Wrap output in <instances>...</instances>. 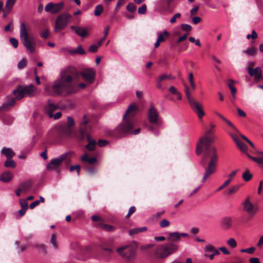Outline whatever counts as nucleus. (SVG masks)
<instances>
[{
	"label": "nucleus",
	"instance_id": "f257e3e1",
	"mask_svg": "<svg viewBox=\"0 0 263 263\" xmlns=\"http://www.w3.org/2000/svg\"><path fill=\"white\" fill-rule=\"evenodd\" d=\"M215 136L211 130H208L201 137L197 144L196 152L197 155L203 152L201 164L205 172L202 179V182L214 174L217 168L218 161V155L216 147L211 145L214 142Z\"/></svg>",
	"mask_w": 263,
	"mask_h": 263
},
{
	"label": "nucleus",
	"instance_id": "f03ea898",
	"mask_svg": "<svg viewBox=\"0 0 263 263\" xmlns=\"http://www.w3.org/2000/svg\"><path fill=\"white\" fill-rule=\"evenodd\" d=\"M80 78V73L77 69L73 67H69L63 70L60 74V78L55 80L51 87L47 86L45 90L55 95L65 93L70 95L76 93L79 88L84 89L86 85L84 83L78 84Z\"/></svg>",
	"mask_w": 263,
	"mask_h": 263
},
{
	"label": "nucleus",
	"instance_id": "7ed1b4c3",
	"mask_svg": "<svg viewBox=\"0 0 263 263\" xmlns=\"http://www.w3.org/2000/svg\"><path fill=\"white\" fill-rule=\"evenodd\" d=\"M138 111L139 107L136 104H131L123 116L122 122L112 131V136L116 138H120L127 134H138L140 132V128L134 130L136 122L134 117Z\"/></svg>",
	"mask_w": 263,
	"mask_h": 263
},
{
	"label": "nucleus",
	"instance_id": "20e7f679",
	"mask_svg": "<svg viewBox=\"0 0 263 263\" xmlns=\"http://www.w3.org/2000/svg\"><path fill=\"white\" fill-rule=\"evenodd\" d=\"M34 90V87L32 85L22 86H19L13 91V96H8L7 101L0 106V110H8L13 106L16 100L22 99L25 94L30 95Z\"/></svg>",
	"mask_w": 263,
	"mask_h": 263
},
{
	"label": "nucleus",
	"instance_id": "39448f33",
	"mask_svg": "<svg viewBox=\"0 0 263 263\" xmlns=\"http://www.w3.org/2000/svg\"><path fill=\"white\" fill-rule=\"evenodd\" d=\"M86 118V116L85 115L84 121L81 124L80 130L77 133L76 137L80 141L86 139L88 143L85 146L86 149L88 151H94L97 145V142L90 136L91 127L88 124Z\"/></svg>",
	"mask_w": 263,
	"mask_h": 263
},
{
	"label": "nucleus",
	"instance_id": "423d86ee",
	"mask_svg": "<svg viewBox=\"0 0 263 263\" xmlns=\"http://www.w3.org/2000/svg\"><path fill=\"white\" fill-rule=\"evenodd\" d=\"M137 243L135 241L122 245L117 249V252L120 256L127 261L135 259L137 255Z\"/></svg>",
	"mask_w": 263,
	"mask_h": 263
},
{
	"label": "nucleus",
	"instance_id": "0eeeda50",
	"mask_svg": "<svg viewBox=\"0 0 263 263\" xmlns=\"http://www.w3.org/2000/svg\"><path fill=\"white\" fill-rule=\"evenodd\" d=\"M178 249V246L173 242H168L158 246L155 251L154 255L158 259H164Z\"/></svg>",
	"mask_w": 263,
	"mask_h": 263
},
{
	"label": "nucleus",
	"instance_id": "6e6552de",
	"mask_svg": "<svg viewBox=\"0 0 263 263\" xmlns=\"http://www.w3.org/2000/svg\"><path fill=\"white\" fill-rule=\"evenodd\" d=\"M74 154L73 152L65 153L58 158L52 159L47 166L48 170H55L58 173L60 172V166L63 162H65L66 166H68L71 161V157Z\"/></svg>",
	"mask_w": 263,
	"mask_h": 263
},
{
	"label": "nucleus",
	"instance_id": "1a4fd4ad",
	"mask_svg": "<svg viewBox=\"0 0 263 263\" xmlns=\"http://www.w3.org/2000/svg\"><path fill=\"white\" fill-rule=\"evenodd\" d=\"M185 96L189 103L195 113H196L199 119L202 118L205 115L202 105L197 102L192 97L190 91V88L186 85H184Z\"/></svg>",
	"mask_w": 263,
	"mask_h": 263
},
{
	"label": "nucleus",
	"instance_id": "9d476101",
	"mask_svg": "<svg viewBox=\"0 0 263 263\" xmlns=\"http://www.w3.org/2000/svg\"><path fill=\"white\" fill-rule=\"evenodd\" d=\"M20 36L23 40V44L27 50L30 53H34L35 50L36 44L33 39H31L28 35L25 24L22 22L20 27Z\"/></svg>",
	"mask_w": 263,
	"mask_h": 263
},
{
	"label": "nucleus",
	"instance_id": "9b49d317",
	"mask_svg": "<svg viewBox=\"0 0 263 263\" xmlns=\"http://www.w3.org/2000/svg\"><path fill=\"white\" fill-rule=\"evenodd\" d=\"M71 18V15L68 13H64L59 15L55 22V26L54 28V32H59L61 30L64 29L67 25L70 19Z\"/></svg>",
	"mask_w": 263,
	"mask_h": 263
},
{
	"label": "nucleus",
	"instance_id": "f8f14e48",
	"mask_svg": "<svg viewBox=\"0 0 263 263\" xmlns=\"http://www.w3.org/2000/svg\"><path fill=\"white\" fill-rule=\"evenodd\" d=\"M147 117L150 123L159 125L160 119L157 110L153 105H151L147 110Z\"/></svg>",
	"mask_w": 263,
	"mask_h": 263
},
{
	"label": "nucleus",
	"instance_id": "ddd939ff",
	"mask_svg": "<svg viewBox=\"0 0 263 263\" xmlns=\"http://www.w3.org/2000/svg\"><path fill=\"white\" fill-rule=\"evenodd\" d=\"M63 6L64 3L63 2L57 4L50 3L45 6V10L46 12H50L52 14H54L62 10Z\"/></svg>",
	"mask_w": 263,
	"mask_h": 263
},
{
	"label": "nucleus",
	"instance_id": "4468645a",
	"mask_svg": "<svg viewBox=\"0 0 263 263\" xmlns=\"http://www.w3.org/2000/svg\"><path fill=\"white\" fill-rule=\"evenodd\" d=\"M81 76L84 80L88 83H93L95 80V73L90 69H86L80 73V76Z\"/></svg>",
	"mask_w": 263,
	"mask_h": 263
},
{
	"label": "nucleus",
	"instance_id": "2eb2a0df",
	"mask_svg": "<svg viewBox=\"0 0 263 263\" xmlns=\"http://www.w3.org/2000/svg\"><path fill=\"white\" fill-rule=\"evenodd\" d=\"M70 29L82 38H85L89 36L88 29L87 28L73 25L70 26Z\"/></svg>",
	"mask_w": 263,
	"mask_h": 263
},
{
	"label": "nucleus",
	"instance_id": "dca6fc26",
	"mask_svg": "<svg viewBox=\"0 0 263 263\" xmlns=\"http://www.w3.org/2000/svg\"><path fill=\"white\" fill-rule=\"evenodd\" d=\"M71 134V129L65 125L58 127V138L60 139L70 137Z\"/></svg>",
	"mask_w": 263,
	"mask_h": 263
},
{
	"label": "nucleus",
	"instance_id": "f3484780",
	"mask_svg": "<svg viewBox=\"0 0 263 263\" xmlns=\"http://www.w3.org/2000/svg\"><path fill=\"white\" fill-rule=\"evenodd\" d=\"M243 208L245 212L248 213L251 215L256 213V209L255 206L251 202L250 198H247L242 203Z\"/></svg>",
	"mask_w": 263,
	"mask_h": 263
},
{
	"label": "nucleus",
	"instance_id": "a211bd4d",
	"mask_svg": "<svg viewBox=\"0 0 263 263\" xmlns=\"http://www.w3.org/2000/svg\"><path fill=\"white\" fill-rule=\"evenodd\" d=\"M175 78L171 74L163 73L156 79V87L160 89H163L162 82L167 80H173Z\"/></svg>",
	"mask_w": 263,
	"mask_h": 263
},
{
	"label": "nucleus",
	"instance_id": "6ab92c4d",
	"mask_svg": "<svg viewBox=\"0 0 263 263\" xmlns=\"http://www.w3.org/2000/svg\"><path fill=\"white\" fill-rule=\"evenodd\" d=\"M262 69L260 67H257L254 69H249L248 73L251 77H254L255 80L257 82L259 81L262 79Z\"/></svg>",
	"mask_w": 263,
	"mask_h": 263
},
{
	"label": "nucleus",
	"instance_id": "aec40b11",
	"mask_svg": "<svg viewBox=\"0 0 263 263\" xmlns=\"http://www.w3.org/2000/svg\"><path fill=\"white\" fill-rule=\"evenodd\" d=\"M170 34L166 30H164L163 32L158 33V39L156 42L155 44V47L158 48L160 45L161 43H162L165 41V40L169 37Z\"/></svg>",
	"mask_w": 263,
	"mask_h": 263
},
{
	"label": "nucleus",
	"instance_id": "412c9836",
	"mask_svg": "<svg viewBox=\"0 0 263 263\" xmlns=\"http://www.w3.org/2000/svg\"><path fill=\"white\" fill-rule=\"evenodd\" d=\"M231 137L241 152H246L247 151V146L245 143L242 142L237 136L231 134Z\"/></svg>",
	"mask_w": 263,
	"mask_h": 263
},
{
	"label": "nucleus",
	"instance_id": "4be33fe9",
	"mask_svg": "<svg viewBox=\"0 0 263 263\" xmlns=\"http://www.w3.org/2000/svg\"><path fill=\"white\" fill-rule=\"evenodd\" d=\"M232 223L233 219L230 217H224L221 220V226L226 230L230 229L232 226Z\"/></svg>",
	"mask_w": 263,
	"mask_h": 263
},
{
	"label": "nucleus",
	"instance_id": "5701e85b",
	"mask_svg": "<svg viewBox=\"0 0 263 263\" xmlns=\"http://www.w3.org/2000/svg\"><path fill=\"white\" fill-rule=\"evenodd\" d=\"M180 233L177 232H171L168 234L167 240L169 242H173L175 243V242H178L180 240Z\"/></svg>",
	"mask_w": 263,
	"mask_h": 263
},
{
	"label": "nucleus",
	"instance_id": "b1692460",
	"mask_svg": "<svg viewBox=\"0 0 263 263\" xmlns=\"http://www.w3.org/2000/svg\"><path fill=\"white\" fill-rule=\"evenodd\" d=\"M58 108V106L52 103H49L45 108L46 113L48 115L50 118L53 117V112Z\"/></svg>",
	"mask_w": 263,
	"mask_h": 263
},
{
	"label": "nucleus",
	"instance_id": "393cba45",
	"mask_svg": "<svg viewBox=\"0 0 263 263\" xmlns=\"http://www.w3.org/2000/svg\"><path fill=\"white\" fill-rule=\"evenodd\" d=\"M81 160L83 162H87L89 164H93L97 162V159L96 157L89 158L87 154H84L81 158Z\"/></svg>",
	"mask_w": 263,
	"mask_h": 263
},
{
	"label": "nucleus",
	"instance_id": "a878e982",
	"mask_svg": "<svg viewBox=\"0 0 263 263\" xmlns=\"http://www.w3.org/2000/svg\"><path fill=\"white\" fill-rule=\"evenodd\" d=\"M13 175L9 172H5L0 175V180L4 182H8L12 179Z\"/></svg>",
	"mask_w": 263,
	"mask_h": 263
},
{
	"label": "nucleus",
	"instance_id": "bb28decb",
	"mask_svg": "<svg viewBox=\"0 0 263 263\" xmlns=\"http://www.w3.org/2000/svg\"><path fill=\"white\" fill-rule=\"evenodd\" d=\"M1 154L5 155L7 159H11L14 155V152L10 148L4 147L1 150Z\"/></svg>",
	"mask_w": 263,
	"mask_h": 263
},
{
	"label": "nucleus",
	"instance_id": "cd10ccee",
	"mask_svg": "<svg viewBox=\"0 0 263 263\" xmlns=\"http://www.w3.org/2000/svg\"><path fill=\"white\" fill-rule=\"evenodd\" d=\"M111 245L110 242L104 241L101 243L100 247L103 250L108 253H111L113 252V250L111 249Z\"/></svg>",
	"mask_w": 263,
	"mask_h": 263
},
{
	"label": "nucleus",
	"instance_id": "c85d7f7f",
	"mask_svg": "<svg viewBox=\"0 0 263 263\" xmlns=\"http://www.w3.org/2000/svg\"><path fill=\"white\" fill-rule=\"evenodd\" d=\"M146 230L147 228L146 227L134 228L129 230V234L130 235H134L139 233L144 232Z\"/></svg>",
	"mask_w": 263,
	"mask_h": 263
},
{
	"label": "nucleus",
	"instance_id": "c756f323",
	"mask_svg": "<svg viewBox=\"0 0 263 263\" xmlns=\"http://www.w3.org/2000/svg\"><path fill=\"white\" fill-rule=\"evenodd\" d=\"M242 52L246 54L248 56L254 57L257 54V50L256 48L253 47L243 50Z\"/></svg>",
	"mask_w": 263,
	"mask_h": 263
},
{
	"label": "nucleus",
	"instance_id": "7c9ffc66",
	"mask_svg": "<svg viewBox=\"0 0 263 263\" xmlns=\"http://www.w3.org/2000/svg\"><path fill=\"white\" fill-rule=\"evenodd\" d=\"M189 81L191 87H190L189 86H187L190 88V91L192 93V92L193 91H194L196 88V84L194 81L193 74L192 73H190L189 75Z\"/></svg>",
	"mask_w": 263,
	"mask_h": 263
},
{
	"label": "nucleus",
	"instance_id": "2f4dec72",
	"mask_svg": "<svg viewBox=\"0 0 263 263\" xmlns=\"http://www.w3.org/2000/svg\"><path fill=\"white\" fill-rule=\"evenodd\" d=\"M69 52L70 53H71L72 54H79L81 55H84L86 53L85 51L84 50V49L82 48V47L81 45L78 46L77 47V48H76V49L70 50L69 51Z\"/></svg>",
	"mask_w": 263,
	"mask_h": 263
},
{
	"label": "nucleus",
	"instance_id": "473e14b6",
	"mask_svg": "<svg viewBox=\"0 0 263 263\" xmlns=\"http://www.w3.org/2000/svg\"><path fill=\"white\" fill-rule=\"evenodd\" d=\"M235 81L232 80H229V83L228 84V87L230 88L231 93L234 98H235V95L237 91L235 87H234L233 84H234Z\"/></svg>",
	"mask_w": 263,
	"mask_h": 263
},
{
	"label": "nucleus",
	"instance_id": "72a5a7b5",
	"mask_svg": "<svg viewBox=\"0 0 263 263\" xmlns=\"http://www.w3.org/2000/svg\"><path fill=\"white\" fill-rule=\"evenodd\" d=\"M99 226L102 229L107 232H112L114 231L115 229V227L114 226L107 224L100 223Z\"/></svg>",
	"mask_w": 263,
	"mask_h": 263
},
{
	"label": "nucleus",
	"instance_id": "f704fd0d",
	"mask_svg": "<svg viewBox=\"0 0 263 263\" xmlns=\"http://www.w3.org/2000/svg\"><path fill=\"white\" fill-rule=\"evenodd\" d=\"M16 165L15 161L11 159H7L4 163V166L6 167L15 168Z\"/></svg>",
	"mask_w": 263,
	"mask_h": 263
},
{
	"label": "nucleus",
	"instance_id": "c9c22d12",
	"mask_svg": "<svg viewBox=\"0 0 263 263\" xmlns=\"http://www.w3.org/2000/svg\"><path fill=\"white\" fill-rule=\"evenodd\" d=\"M243 179L246 181H250L252 178V174L250 173L249 171H246L242 175Z\"/></svg>",
	"mask_w": 263,
	"mask_h": 263
},
{
	"label": "nucleus",
	"instance_id": "e433bc0d",
	"mask_svg": "<svg viewBox=\"0 0 263 263\" xmlns=\"http://www.w3.org/2000/svg\"><path fill=\"white\" fill-rule=\"evenodd\" d=\"M205 252H215V254H220L219 251L214 246L211 245H208L205 247Z\"/></svg>",
	"mask_w": 263,
	"mask_h": 263
},
{
	"label": "nucleus",
	"instance_id": "4c0bfd02",
	"mask_svg": "<svg viewBox=\"0 0 263 263\" xmlns=\"http://www.w3.org/2000/svg\"><path fill=\"white\" fill-rule=\"evenodd\" d=\"M15 1L16 0H7L5 5V9L8 11V12H9L11 10L13 6L15 3Z\"/></svg>",
	"mask_w": 263,
	"mask_h": 263
},
{
	"label": "nucleus",
	"instance_id": "58836bf2",
	"mask_svg": "<svg viewBox=\"0 0 263 263\" xmlns=\"http://www.w3.org/2000/svg\"><path fill=\"white\" fill-rule=\"evenodd\" d=\"M103 11V7L101 5H97L95 10L94 14L95 16H99Z\"/></svg>",
	"mask_w": 263,
	"mask_h": 263
},
{
	"label": "nucleus",
	"instance_id": "ea45409f",
	"mask_svg": "<svg viewBox=\"0 0 263 263\" xmlns=\"http://www.w3.org/2000/svg\"><path fill=\"white\" fill-rule=\"evenodd\" d=\"M247 156L254 162L260 164H263V157H252L249 154H247Z\"/></svg>",
	"mask_w": 263,
	"mask_h": 263
},
{
	"label": "nucleus",
	"instance_id": "a19ab883",
	"mask_svg": "<svg viewBox=\"0 0 263 263\" xmlns=\"http://www.w3.org/2000/svg\"><path fill=\"white\" fill-rule=\"evenodd\" d=\"M50 243L53 245V247L57 249L58 248V245L56 239L55 234H52L51 236Z\"/></svg>",
	"mask_w": 263,
	"mask_h": 263
},
{
	"label": "nucleus",
	"instance_id": "79ce46f5",
	"mask_svg": "<svg viewBox=\"0 0 263 263\" xmlns=\"http://www.w3.org/2000/svg\"><path fill=\"white\" fill-rule=\"evenodd\" d=\"M227 244L232 248H235L237 247V242L235 239L231 238L227 241Z\"/></svg>",
	"mask_w": 263,
	"mask_h": 263
},
{
	"label": "nucleus",
	"instance_id": "37998d69",
	"mask_svg": "<svg viewBox=\"0 0 263 263\" xmlns=\"http://www.w3.org/2000/svg\"><path fill=\"white\" fill-rule=\"evenodd\" d=\"M126 9L128 11L133 13L136 10V6L134 4L130 3L127 5Z\"/></svg>",
	"mask_w": 263,
	"mask_h": 263
},
{
	"label": "nucleus",
	"instance_id": "c03bdc74",
	"mask_svg": "<svg viewBox=\"0 0 263 263\" xmlns=\"http://www.w3.org/2000/svg\"><path fill=\"white\" fill-rule=\"evenodd\" d=\"M35 247L37 249H40L44 254L47 253L46 247L44 244H35Z\"/></svg>",
	"mask_w": 263,
	"mask_h": 263
},
{
	"label": "nucleus",
	"instance_id": "a18cd8bd",
	"mask_svg": "<svg viewBox=\"0 0 263 263\" xmlns=\"http://www.w3.org/2000/svg\"><path fill=\"white\" fill-rule=\"evenodd\" d=\"M74 121L73 118L71 117H68L67 118V124L65 125L66 126L69 127L70 129L74 125Z\"/></svg>",
	"mask_w": 263,
	"mask_h": 263
},
{
	"label": "nucleus",
	"instance_id": "49530a36",
	"mask_svg": "<svg viewBox=\"0 0 263 263\" xmlns=\"http://www.w3.org/2000/svg\"><path fill=\"white\" fill-rule=\"evenodd\" d=\"M159 224L161 228H165L170 225V222L167 219H163L160 222Z\"/></svg>",
	"mask_w": 263,
	"mask_h": 263
},
{
	"label": "nucleus",
	"instance_id": "de8ad7c7",
	"mask_svg": "<svg viewBox=\"0 0 263 263\" xmlns=\"http://www.w3.org/2000/svg\"><path fill=\"white\" fill-rule=\"evenodd\" d=\"M173 0H160L159 4L162 6L170 7V4L173 2Z\"/></svg>",
	"mask_w": 263,
	"mask_h": 263
},
{
	"label": "nucleus",
	"instance_id": "09e8293b",
	"mask_svg": "<svg viewBox=\"0 0 263 263\" xmlns=\"http://www.w3.org/2000/svg\"><path fill=\"white\" fill-rule=\"evenodd\" d=\"M80 170L81 168L79 165H71L69 167V171L70 172H73V171L76 170L78 175L80 174Z\"/></svg>",
	"mask_w": 263,
	"mask_h": 263
},
{
	"label": "nucleus",
	"instance_id": "8fccbe9b",
	"mask_svg": "<svg viewBox=\"0 0 263 263\" xmlns=\"http://www.w3.org/2000/svg\"><path fill=\"white\" fill-rule=\"evenodd\" d=\"M154 246V244H147L142 245L140 247V250L142 251H146Z\"/></svg>",
	"mask_w": 263,
	"mask_h": 263
},
{
	"label": "nucleus",
	"instance_id": "3c124183",
	"mask_svg": "<svg viewBox=\"0 0 263 263\" xmlns=\"http://www.w3.org/2000/svg\"><path fill=\"white\" fill-rule=\"evenodd\" d=\"M27 62L25 59L21 60L17 64V67L18 69H23L26 66Z\"/></svg>",
	"mask_w": 263,
	"mask_h": 263
},
{
	"label": "nucleus",
	"instance_id": "603ef678",
	"mask_svg": "<svg viewBox=\"0 0 263 263\" xmlns=\"http://www.w3.org/2000/svg\"><path fill=\"white\" fill-rule=\"evenodd\" d=\"M40 35L42 38L44 39H47L49 35V30L48 29H46L40 33Z\"/></svg>",
	"mask_w": 263,
	"mask_h": 263
},
{
	"label": "nucleus",
	"instance_id": "864d4df0",
	"mask_svg": "<svg viewBox=\"0 0 263 263\" xmlns=\"http://www.w3.org/2000/svg\"><path fill=\"white\" fill-rule=\"evenodd\" d=\"M146 5L143 4L142 6L138 8V12L140 14H144L146 11Z\"/></svg>",
	"mask_w": 263,
	"mask_h": 263
},
{
	"label": "nucleus",
	"instance_id": "5fc2aeb1",
	"mask_svg": "<svg viewBox=\"0 0 263 263\" xmlns=\"http://www.w3.org/2000/svg\"><path fill=\"white\" fill-rule=\"evenodd\" d=\"M181 28L183 31L189 32L192 30V26L188 24H183L181 25Z\"/></svg>",
	"mask_w": 263,
	"mask_h": 263
},
{
	"label": "nucleus",
	"instance_id": "6e6d98bb",
	"mask_svg": "<svg viewBox=\"0 0 263 263\" xmlns=\"http://www.w3.org/2000/svg\"><path fill=\"white\" fill-rule=\"evenodd\" d=\"M181 17V14L180 13H176L170 20V23L171 24H174L176 22L177 18H179Z\"/></svg>",
	"mask_w": 263,
	"mask_h": 263
},
{
	"label": "nucleus",
	"instance_id": "4d7b16f0",
	"mask_svg": "<svg viewBox=\"0 0 263 263\" xmlns=\"http://www.w3.org/2000/svg\"><path fill=\"white\" fill-rule=\"evenodd\" d=\"M20 202L22 208L27 209L28 204L27 200L20 199Z\"/></svg>",
	"mask_w": 263,
	"mask_h": 263
},
{
	"label": "nucleus",
	"instance_id": "13d9d810",
	"mask_svg": "<svg viewBox=\"0 0 263 263\" xmlns=\"http://www.w3.org/2000/svg\"><path fill=\"white\" fill-rule=\"evenodd\" d=\"M239 186L238 185H234L231 187L229 190V194H232L235 193L238 190Z\"/></svg>",
	"mask_w": 263,
	"mask_h": 263
},
{
	"label": "nucleus",
	"instance_id": "bf43d9fd",
	"mask_svg": "<svg viewBox=\"0 0 263 263\" xmlns=\"http://www.w3.org/2000/svg\"><path fill=\"white\" fill-rule=\"evenodd\" d=\"M98 48V46H97L96 44H92L90 46L88 50L90 52L95 53L97 51Z\"/></svg>",
	"mask_w": 263,
	"mask_h": 263
},
{
	"label": "nucleus",
	"instance_id": "052dcab7",
	"mask_svg": "<svg viewBox=\"0 0 263 263\" xmlns=\"http://www.w3.org/2000/svg\"><path fill=\"white\" fill-rule=\"evenodd\" d=\"M189 34V33L186 32L183 35L180 36L177 40L176 43H179L181 42H183V41L186 39Z\"/></svg>",
	"mask_w": 263,
	"mask_h": 263
},
{
	"label": "nucleus",
	"instance_id": "680f3d73",
	"mask_svg": "<svg viewBox=\"0 0 263 263\" xmlns=\"http://www.w3.org/2000/svg\"><path fill=\"white\" fill-rule=\"evenodd\" d=\"M31 184L29 182H25L21 184V189L22 190H27L30 189Z\"/></svg>",
	"mask_w": 263,
	"mask_h": 263
},
{
	"label": "nucleus",
	"instance_id": "e2e57ef3",
	"mask_svg": "<svg viewBox=\"0 0 263 263\" xmlns=\"http://www.w3.org/2000/svg\"><path fill=\"white\" fill-rule=\"evenodd\" d=\"M108 141L105 140L100 139L98 141L97 145L100 147L106 146L108 144Z\"/></svg>",
	"mask_w": 263,
	"mask_h": 263
},
{
	"label": "nucleus",
	"instance_id": "0e129e2a",
	"mask_svg": "<svg viewBox=\"0 0 263 263\" xmlns=\"http://www.w3.org/2000/svg\"><path fill=\"white\" fill-rule=\"evenodd\" d=\"M10 42L14 48H17L18 47V41L16 39L12 37L10 39Z\"/></svg>",
	"mask_w": 263,
	"mask_h": 263
},
{
	"label": "nucleus",
	"instance_id": "69168bd1",
	"mask_svg": "<svg viewBox=\"0 0 263 263\" xmlns=\"http://www.w3.org/2000/svg\"><path fill=\"white\" fill-rule=\"evenodd\" d=\"M87 172L90 174H94L96 173V169L92 166H86Z\"/></svg>",
	"mask_w": 263,
	"mask_h": 263
},
{
	"label": "nucleus",
	"instance_id": "338daca9",
	"mask_svg": "<svg viewBox=\"0 0 263 263\" xmlns=\"http://www.w3.org/2000/svg\"><path fill=\"white\" fill-rule=\"evenodd\" d=\"M135 211H136V208L134 206H131L129 209L127 215L126 216V217L129 218L131 216V215L133 214Z\"/></svg>",
	"mask_w": 263,
	"mask_h": 263
},
{
	"label": "nucleus",
	"instance_id": "774afa93",
	"mask_svg": "<svg viewBox=\"0 0 263 263\" xmlns=\"http://www.w3.org/2000/svg\"><path fill=\"white\" fill-rule=\"evenodd\" d=\"M199 9V7L196 6L194 7L190 11L191 15H194L197 14Z\"/></svg>",
	"mask_w": 263,
	"mask_h": 263
}]
</instances>
